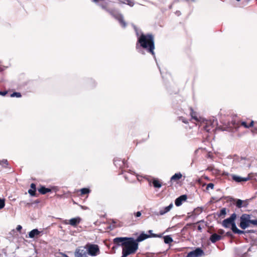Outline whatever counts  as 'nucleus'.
<instances>
[{"instance_id":"31","label":"nucleus","mask_w":257,"mask_h":257,"mask_svg":"<svg viewBox=\"0 0 257 257\" xmlns=\"http://www.w3.org/2000/svg\"><path fill=\"white\" fill-rule=\"evenodd\" d=\"M0 165L4 166L5 167H7L8 166V162L7 160L4 159L3 160H0Z\"/></svg>"},{"instance_id":"25","label":"nucleus","mask_w":257,"mask_h":257,"mask_svg":"<svg viewBox=\"0 0 257 257\" xmlns=\"http://www.w3.org/2000/svg\"><path fill=\"white\" fill-rule=\"evenodd\" d=\"M119 4H126L131 7H133L134 5V2L132 0H123L119 1Z\"/></svg>"},{"instance_id":"19","label":"nucleus","mask_w":257,"mask_h":257,"mask_svg":"<svg viewBox=\"0 0 257 257\" xmlns=\"http://www.w3.org/2000/svg\"><path fill=\"white\" fill-rule=\"evenodd\" d=\"M231 226V230L234 233H237L238 234H241L244 233V231L238 229L235 223V222L233 223L232 225H230Z\"/></svg>"},{"instance_id":"40","label":"nucleus","mask_w":257,"mask_h":257,"mask_svg":"<svg viewBox=\"0 0 257 257\" xmlns=\"http://www.w3.org/2000/svg\"><path fill=\"white\" fill-rule=\"evenodd\" d=\"M22 228V227L20 225H19L17 226V229L19 231H20Z\"/></svg>"},{"instance_id":"41","label":"nucleus","mask_w":257,"mask_h":257,"mask_svg":"<svg viewBox=\"0 0 257 257\" xmlns=\"http://www.w3.org/2000/svg\"><path fill=\"white\" fill-rule=\"evenodd\" d=\"M7 93V91H1V94L0 95L5 96Z\"/></svg>"},{"instance_id":"28","label":"nucleus","mask_w":257,"mask_h":257,"mask_svg":"<svg viewBox=\"0 0 257 257\" xmlns=\"http://www.w3.org/2000/svg\"><path fill=\"white\" fill-rule=\"evenodd\" d=\"M80 195L81 196H82V195H84L85 194H89L90 192V190L88 188H83L80 189Z\"/></svg>"},{"instance_id":"9","label":"nucleus","mask_w":257,"mask_h":257,"mask_svg":"<svg viewBox=\"0 0 257 257\" xmlns=\"http://www.w3.org/2000/svg\"><path fill=\"white\" fill-rule=\"evenodd\" d=\"M204 255L203 250L199 247L189 252L186 257H199Z\"/></svg>"},{"instance_id":"3","label":"nucleus","mask_w":257,"mask_h":257,"mask_svg":"<svg viewBox=\"0 0 257 257\" xmlns=\"http://www.w3.org/2000/svg\"><path fill=\"white\" fill-rule=\"evenodd\" d=\"M250 215L247 214H243L240 219L239 227L242 229L250 226V224L254 225H257V219L254 220H250Z\"/></svg>"},{"instance_id":"22","label":"nucleus","mask_w":257,"mask_h":257,"mask_svg":"<svg viewBox=\"0 0 257 257\" xmlns=\"http://www.w3.org/2000/svg\"><path fill=\"white\" fill-rule=\"evenodd\" d=\"M172 207H173V204H170L169 206L165 207L163 209L161 210L159 212V214L160 215H163V214H165L166 213L169 211Z\"/></svg>"},{"instance_id":"46","label":"nucleus","mask_w":257,"mask_h":257,"mask_svg":"<svg viewBox=\"0 0 257 257\" xmlns=\"http://www.w3.org/2000/svg\"><path fill=\"white\" fill-rule=\"evenodd\" d=\"M137 35L138 36L139 35V33H138V32H137Z\"/></svg>"},{"instance_id":"13","label":"nucleus","mask_w":257,"mask_h":257,"mask_svg":"<svg viewBox=\"0 0 257 257\" xmlns=\"http://www.w3.org/2000/svg\"><path fill=\"white\" fill-rule=\"evenodd\" d=\"M126 162L124 159L121 160L119 158H115L113 160L115 166L120 168L125 167Z\"/></svg>"},{"instance_id":"5","label":"nucleus","mask_w":257,"mask_h":257,"mask_svg":"<svg viewBox=\"0 0 257 257\" xmlns=\"http://www.w3.org/2000/svg\"><path fill=\"white\" fill-rule=\"evenodd\" d=\"M216 123L214 121L206 120L205 122H204V124L203 126V128L207 132L210 133L213 132L216 128Z\"/></svg>"},{"instance_id":"39","label":"nucleus","mask_w":257,"mask_h":257,"mask_svg":"<svg viewBox=\"0 0 257 257\" xmlns=\"http://www.w3.org/2000/svg\"><path fill=\"white\" fill-rule=\"evenodd\" d=\"M197 229L200 232H202V228L200 225L198 226Z\"/></svg>"},{"instance_id":"43","label":"nucleus","mask_w":257,"mask_h":257,"mask_svg":"<svg viewBox=\"0 0 257 257\" xmlns=\"http://www.w3.org/2000/svg\"><path fill=\"white\" fill-rule=\"evenodd\" d=\"M148 232H149V234H153V233H152V230H149V231H148Z\"/></svg>"},{"instance_id":"48","label":"nucleus","mask_w":257,"mask_h":257,"mask_svg":"<svg viewBox=\"0 0 257 257\" xmlns=\"http://www.w3.org/2000/svg\"><path fill=\"white\" fill-rule=\"evenodd\" d=\"M249 232H253L252 231H249Z\"/></svg>"},{"instance_id":"44","label":"nucleus","mask_w":257,"mask_h":257,"mask_svg":"<svg viewBox=\"0 0 257 257\" xmlns=\"http://www.w3.org/2000/svg\"><path fill=\"white\" fill-rule=\"evenodd\" d=\"M227 235L228 236H230V235H231V233H230V232H227Z\"/></svg>"},{"instance_id":"50","label":"nucleus","mask_w":257,"mask_h":257,"mask_svg":"<svg viewBox=\"0 0 257 257\" xmlns=\"http://www.w3.org/2000/svg\"><path fill=\"white\" fill-rule=\"evenodd\" d=\"M0 94H1V91H0Z\"/></svg>"},{"instance_id":"10","label":"nucleus","mask_w":257,"mask_h":257,"mask_svg":"<svg viewBox=\"0 0 257 257\" xmlns=\"http://www.w3.org/2000/svg\"><path fill=\"white\" fill-rule=\"evenodd\" d=\"M81 219L79 217L71 218L69 220H65L63 223L64 224H70L73 227H76L81 222Z\"/></svg>"},{"instance_id":"17","label":"nucleus","mask_w":257,"mask_h":257,"mask_svg":"<svg viewBox=\"0 0 257 257\" xmlns=\"http://www.w3.org/2000/svg\"><path fill=\"white\" fill-rule=\"evenodd\" d=\"M182 177V175L181 173H177L175 174L171 178V181L173 182H177Z\"/></svg>"},{"instance_id":"16","label":"nucleus","mask_w":257,"mask_h":257,"mask_svg":"<svg viewBox=\"0 0 257 257\" xmlns=\"http://www.w3.org/2000/svg\"><path fill=\"white\" fill-rule=\"evenodd\" d=\"M222 237L221 235H218L216 233H213L210 237V240L212 243H215L216 241L220 240Z\"/></svg>"},{"instance_id":"14","label":"nucleus","mask_w":257,"mask_h":257,"mask_svg":"<svg viewBox=\"0 0 257 257\" xmlns=\"http://www.w3.org/2000/svg\"><path fill=\"white\" fill-rule=\"evenodd\" d=\"M232 179L233 180L235 181L236 182L239 183L241 182H246L248 181L250 178L249 177H241L240 176H236L235 175H233L232 176Z\"/></svg>"},{"instance_id":"45","label":"nucleus","mask_w":257,"mask_h":257,"mask_svg":"<svg viewBox=\"0 0 257 257\" xmlns=\"http://www.w3.org/2000/svg\"><path fill=\"white\" fill-rule=\"evenodd\" d=\"M201 222H204V221L203 220H200L199 221H198L196 223H200Z\"/></svg>"},{"instance_id":"49","label":"nucleus","mask_w":257,"mask_h":257,"mask_svg":"<svg viewBox=\"0 0 257 257\" xmlns=\"http://www.w3.org/2000/svg\"><path fill=\"white\" fill-rule=\"evenodd\" d=\"M237 1H239L240 0H236Z\"/></svg>"},{"instance_id":"11","label":"nucleus","mask_w":257,"mask_h":257,"mask_svg":"<svg viewBox=\"0 0 257 257\" xmlns=\"http://www.w3.org/2000/svg\"><path fill=\"white\" fill-rule=\"evenodd\" d=\"M254 121L252 120L247 119L245 121H239L237 123L236 126H242L244 128H249L254 125Z\"/></svg>"},{"instance_id":"24","label":"nucleus","mask_w":257,"mask_h":257,"mask_svg":"<svg viewBox=\"0 0 257 257\" xmlns=\"http://www.w3.org/2000/svg\"><path fill=\"white\" fill-rule=\"evenodd\" d=\"M100 6L102 8V9H103V10H104L108 12L112 16H113V15L114 14V11L113 10L109 9L108 8L106 4H101L100 5Z\"/></svg>"},{"instance_id":"4","label":"nucleus","mask_w":257,"mask_h":257,"mask_svg":"<svg viewBox=\"0 0 257 257\" xmlns=\"http://www.w3.org/2000/svg\"><path fill=\"white\" fill-rule=\"evenodd\" d=\"M88 254L94 256L100 253V250L98 245L88 243L85 245Z\"/></svg>"},{"instance_id":"35","label":"nucleus","mask_w":257,"mask_h":257,"mask_svg":"<svg viewBox=\"0 0 257 257\" xmlns=\"http://www.w3.org/2000/svg\"><path fill=\"white\" fill-rule=\"evenodd\" d=\"M214 185L213 183H209L207 184L206 189L207 190H208L209 189H213L214 188Z\"/></svg>"},{"instance_id":"21","label":"nucleus","mask_w":257,"mask_h":257,"mask_svg":"<svg viewBox=\"0 0 257 257\" xmlns=\"http://www.w3.org/2000/svg\"><path fill=\"white\" fill-rule=\"evenodd\" d=\"M40 233V231H39L37 229H34L29 233V236L30 238H34L35 236L39 235Z\"/></svg>"},{"instance_id":"23","label":"nucleus","mask_w":257,"mask_h":257,"mask_svg":"<svg viewBox=\"0 0 257 257\" xmlns=\"http://www.w3.org/2000/svg\"><path fill=\"white\" fill-rule=\"evenodd\" d=\"M190 115L191 116V118L194 120H195L196 121H199V120L197 116V113L194 111L193 108L192 107L190 108Z\"/></svg>"},{"instance_id":"38","label":"nucleus","mask_w":257,"mask_h":257,"mask_svg":"<svg viewBox=\"0 0 257 257\" xmlns=\"http://www.w3.org/2000/svg\"><path fill=\"white\" fill-rule=\"evenodd\" d=\"M135 214V216H136V217H138L141 216V214H141V212L140 211H138V212H137V213H136Z\"/></svg>"},{"instance_id":"29","label":"nucleus","mask_w":257,"mask_h":257,"mask_svg":"<svg viewBox=\"0 0 257 257\" xmlns=\"http://www.w3.org/2000/svg\"><path fill=\"white\" fill-rule=\"evenodd\" d=\"M226 214V209L225 208H223L220 210V212L218 213V215L220 217L223 218L224 217Z\"/></svg>"},{"instance_id":"26","label":"nucleus","mask_w":257,"mask_h":257,"mask_svg":"<svg viewBox=\"0 0 257 257\" xmlns=\"http://www.w3.org/2000/svg\"><path fill=\"white\" fill-rule=\"evenodd\" d=\"M152 184L155 188H160L162 186L161 183L158 180L154 179L152 181Z\"/></svg>"},{"instance_id":"30","label":"nucleus","mask_w":257,"mask_h":257,"mask_svg":"<svg viewBox=\"0 0 257 257\" xmlns=\"http://www.w3.org/2000/svg\"><path fill=\"white\" fill-rule=\"evenodd\" d=\"M243 201L240 199H237L236 201V206L237 207L240 208L242 207Z\"/></svg>"},{"instance_id":"1","label":"nucleus","mask_w":257,"mask_h":257,"mask_svg":"<svg viewBox=\"0 0 257 257\" xmlns=\"http://www.w3.org/2000/svg\"><path fill=\"white\" fill-rule=\"evenodd\" d=\"M113 242L116 245L122 247L121 257L134 254L139 248V243L133 237H117L113 239Z\"/></svg>"},{"instance_id":"33","label":"nucleus","mask_w":257,"mask_h":257,"mask_svg":"<svg viewBox=\"0 0 257 257\" xmlns=\"http://www.w3.org/2000/svg\"><path fill=\"white\" fill-rule=\"evenodd\" d=\"M10 96L12 97H16L19 98L21 97L22 96V95L20 92H15L12 93Z\"/></svg>"},{"instance_id":"27","label":"nucleus","mask_w":257,"mask_h":257,"mask_svg":"<svg viewBox=\"0 0 257 257\" xmlns=\"http://www.w3.org/2000/svg\"><path fill=\"white\" fill-rule=\"evenodd\" d=\"M164 242L167 244H170L173 242L172 238L169 235H166L164 237Z\"/></svg>"},{"instance_id":"8","label":"nucleus","mask_w":257,"mask_h":257,"mask_svg":"<svg viewBox=\"0 0 257 257\" xmlns=\"http://www.w3.org/2000/svg\"><path fill=\"white\" fill-rule=\"evenodd\" d=\"M162 236L161 234H147L144 233H142L135 240L138 243L139 242L143 241L144 240L150 238V237H161Z\"/></svg>"},{"instance_id":"47","label":"nucleus","mask_w":257,"mask_h":257,"mask_svg":"<svg viewBox=\"0 0 257 257\" xmlns=\"http://www.w3.org/2000/svg\"><path fill=\"white\" fill-rule=\"evenodd\" d=\"M208 157H210V155L209 154H208Z\"/></svg>"},{"instance_id":"12","label":"nucleus","mask_w":257,"mask_h":257,"mask_svg":"<svg viewBox=\"0 0 257 257\" xmlns=\"http://www.w3.org/2000/svg\"><path fill=\"white\" fill-rule=\"evenodd\" d=\"M116 20H117L119 23H120V25L123 27L125 28L127 24L125 22L123 16L120 14H114L112 16Z\"/></svg>"},{"instance_id":"32","label":"nucleus","mask_w":257,"mask_h":257,"mask_svg":"<svg viewBox=\"0 0 257 257\" xmlns=\"http://www.w3.org/2000/svg\"><path fill=\"white\" fill-rule=\"evenodd\" d=\"M251 127H252L251 131L252 133H257V122L254 121V125Z\"/></svg>"},{"instance_id":"20","label":"nucleus","mask_w":257,"mask_h":257,"mask_svg":"<svg viewBox=\"0 0 257 257\" xmlns=\"http://www.w3.org/2000/svg\"><path fill=\"white\" fill-rule=\"evenodd\" d=\"M38 191L41 194H45L48 192H51V190L49 188H47L44 186H42L40 188L38 189Z\"/></svg>"},{"instance_id":"18","label":"nucleus","mask_w":257,"mask_h":257,"mask_svg":"<svg viewBox=\"0 0 257 257\" xmlns=\"http://www.w3.org/2000/svg\"><path fill=\"white\" fill-rule=\"evenodd\" d=\"M31 189L28 190V193L32 196H36V186L35 184L32 183L30 185Z\"/></svg>"},{"instance_id":"15","label":"nucleus","mask_w":257,"mask_h":257,"mask_svg":"<svg viewBox=\"0 0 257 257\" xmlns=\"http://www.w3.org/2000/svg\"><path fill=\"white\" fill-rule=\"evenodd\" d=\"M187 197L186 195H183L177 198L175 201V204L177 206H179L182 204L183 201H186Z\"/></svg>"},{"instance_id":"7","label":"nucleus","mask_w":257,"mask_h":257,"mask_svg":"<svg viewBox=\"0 0 257 257\" xmlns=\"http://www.w3.org/2000/svg\"><path fill=\"white\" fill-rule=\"evenodd\" d=\"M236 217V214L235 213L232 214L229 218L223 221L222 225L225 228H229L233 223L235 222L234 220Z\"/></svg>"},{"instance_id":"34","label":"nucleus","mask_w":257,"mask_h":257,"mask_svg":"<svg viewBox=\"0 0 257 257\" xmlns=\"http://www.w3.org/2000/svg\"><path fill=\"white\" fill-rule=\"evenodd\" d=\"M5 199L0 198V209L3 208L5 207Z\"/></svg>"},{"instance_id":"36","label":"nucleus","mask_w":257,"mask_h":257,"mask_svg":"<svg viewBox=\"0 0 257 257\" xmlns=\"http://www.w3.org/2000/svg\"><path fill=\"white\" fill-rule=\"evenodd\" d=\"M178 119L179 120H181L183 122L185 123H188V121L185 119L184 117H183V116H180L178 117Z\"/></svg>"},{"instance_id":"37","label":"nucleus","mask_w":257,"mask_h":257,"mask_svg":"<svg viewBox=\"0 0 257 257\" xmlns=\"http://www.w3.org/2000/svg\"><path fill=\"white\" fill-rule=\"evenodd\" d=\"M248 205L247 201L246 200L243 201V204H242V207H246Z\"/></svg>"},{"instance_id":"2","label":"nucleus","mask_w":257,"mask_h":257,"mask_svg":"<svg viewBox=\"0 0 257 257\" xmlns=\"http://www.w3.org/2000/svg\"><path fill=\"white\" fill-rule=\"evenodd\" d=\"M140 47L147 50L153 55H155V41L154 37L152 34H142L138 39L136 44V49Z\"/></svg>"},{"instance_id":"42","label":"nucleus","mask_w":257,"mask_h":257,"mask_svg":"<svg viewBox=\"0 0 257 257\" xmlns=\"http://www.w3.org/2000/svg\"><path fill=\"white\" fill-rule=\"evenodd\" d=\"M176 14L178 16H179L181 15V12L180 11H176Z\"/></svg>"},{"instance_id":"6","label":"nucleus","mask_w":257,"mask_h":257,"mask_svg":"<svg viewBox=\"0 0 257 257\" xmlns=\"http://www.w3.org/2000/svg\"><path fill=\"white\" fill-rule=\"evenodd\" d=\"M85 246L77 247L74 252L75 257H88Z\"/></svg>"}]
</instances>
